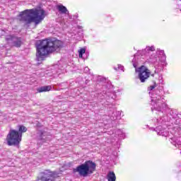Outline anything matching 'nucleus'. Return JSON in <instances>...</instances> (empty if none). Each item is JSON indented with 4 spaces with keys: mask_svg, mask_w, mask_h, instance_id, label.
Masks as SVG:
<instances>
[{
    "mask_svg": "<svg viewBox=\"0 0 181 181\" xmlns=\"http://www.w3.org/2000/svg\"><path fill=\"white\" fill-rule=\"evenodd\" d=\"M78 53H79V57L81 59H83V54H84V53H86V49L82 48V49H79Z\"/></svg>",
    "mask_w": 181,
    "mask_h": 181,
    "instance_id": "6ab92c4d",
    "label": "nucleus"
},
{
    "mask_svg": "<svg viewBox=\"0 0 181 181\" xmlns=\"http://www.w3.org/2000/svg\"><path fill=\"white\" fill-rule=\"evenodd\" d=\"M116 135L119 137V139H124L125 138V134L121 129H117L116 131Z\"/></svg>",
    "mask_w": 181,
    "mask_h": 181,
    "instance_id": "f3484780",
    "label": "nucleus"
},
{
    "mask_svg": "<svg viewBox=\"0 0 181 181\" xmlns=\"http://www.w3.org/2000/svg\"><path fill=\"white\" fill-rule=\"evenodd\" d=\"M115 70H116V71H118L119 70H121V71H124V66L121 65V64H118L117 67H114Z\"/></svg>",
    "mask_w": 181,
    "mask_h": 181,
    "instance_id": "aec40b11",
    "label": "nucleus"
},
{
    "mask_svg": "<svg viewBox=\"0 0 181 181\" xmlns=\"http://www.w3.org/2000/svg\"><path fill=\"white\" fill-rule=\"evenodd\" d=\"M155 46H147L145 49L139 52V54H134V57L140 63V64H144V63H148V64H152L155 69V73H158L163 66L166 64V54L165 51L160 49H157L156 53H152L156 50Z\"/></svg>",
    "mask_w": 181,
    "mask_h": 181,
    "instance_id": "f257e3e1",
    "label": "nucleus"
},
{
    "mask_svg": "<svg viewBox=\"0 0 181 181\" xmlns=\"http://www.w3.org/2000/svg\"><path fill=\"white\" fill-rule=\"evenodd\" d=\"M6 40L10 46L15 47H21L22 46V38L13 35H8L6 37Z\"/></svg>",
    "mask_w": 181,
    "mask_h": 181,
    "instance_id": "1a4fd4ad",
    "label": "nucleus"
},
{
    "mask_svg": "<svg viewBox=\"0 0 181 181\" xmlns=\"http://www.w3.org/2000/svg\"><path fill=\"white\" fill-rule=\"evenodd\" d=\"M98 98H100V100H104V98H105L107 103L112 104L114 100L117 98V95L114 93H105V95L100 93L98 95Z\"/></svg>",
    "mask_w": 181,
    "mask_h": 181,
    "instance_id": "9d476101",
    "label": "nucleus"
},
{
    "mask_svg": "<svg viewBox=\"0 0 181 181\" xmlns=\"http://www.w3.org/2000/svg\"><path fill=\"white\" fill-rule=\"evenodd\" d=\"M84 71L85 73H88V71H90V69L88 67H85Z\"/></svg>",
    "mask_w": 181,
    "mask_h": 181,
    "instance_id": "412c9836",
    "label": "nucleus"
},
{
    "mask_svg": "<svg viewBox=\"0 0 181 181\" xmlns=\"http://www.w3.org/2000/svg\"><path fill=\"white\" fill-rule=\"evenodd\" d=\"M54 173L47 170L42 173H40L36 181H53L54 178Z\"/></svg>",
    "mask_w": 181,
    "mask_h": 181,
    "instance_id": "6e6552de",
    "label": "nucleus"
},
{
    "mask_svg": "<svg viewBox=\"0 0 181 181\" xmlns=\"http://www.w3.org/2000/svg\"><path fill=\"white\" fill-rule=\"evenodd\" d=\"M97 168V164L92 160H86L84 163L78 165L73 169L74 173H78L79 176L87 177L89 175H93Z\"/></svg>",
    "mask_w": 181,
    "mask_h": 181,
    "instance_id": "423d86ee",
    "label": "nucleus"
},
{
    "mask_svg": "<svg viewBox=\"0 0 181 181\" xmlns=\"http://www.w3.org/2000/svg\"><path fill=\"white\" fill-rule=\"evenodd\" d=\"M77 28L78 29V36H79V39L83 38V26L81 25H77Z\"/></svg>",
    "mask_w": 181,
    "mask_h": 181,
    "instance_id": "a211bd4d",
    "label": "nucleus"
},
{
    "mask_svg": "<svg viewBox=\"0 0 181 181\" xmlns=\"http://www.w3.org/2000/svg\"><path fill=\"white\" fill-rule=\"evenodd\" d=\"M150 131H155L158 135H160L161 136H168L169 132L166 130V129H164L162 127V126H158L156 129L153 127H149Z\"/></svg>",
    "mask_w": 181,
    "mask_h": 181,
    "instance_id": "9b49d317",
    "label": "nucleus"
},
{
    "mask_svg": "<svg viewBox=\"0 0 181 181\" xmlns=\"http://www.w3.org/2000/svg\"><path fill=\"white\" fill-rule=\"evenodd\" d=\"M107 179L108 181H115L117 180V177L115 176V173L114 172L110 171L107 173Z\"/></svg>",
    "mask_w": 181,
    "mask_h": 181,
    "instance_id": "4468645a",
    "label": "nucleus"
},
{
    "mask_svg": "<svg viewBox=\"0 0 181 181\" xmlns=\"http://www.w3.org/2000/svg\"><path fill=\"white\" fill-rule=\"evenodd\" d=\"M175 118H179V117L177 116V117H176Z\"/></svg>",
    "mask_w": 181,
    "mask_h": 181,
    "instance_id": "5701e85b",
    "label": "nucleus"
},
{
    "mask_svg": "<svg viewBox=\"0 0 181 181\" xmlns=\"http://www.w3.org/2000/svg\"><path fill=\"white\" fill-rule=\"evenodd\" d=\"M57 9L59 12V13L62 15H70V13L69 12V10H67V8L62 4L57 6Z\"/></svg>",
    "mask_w": 181,
    "mask_h": 181,
    "instance_id": "ddd939ff",
    "label": "nucleus"
},
{
    "mask_svg": "<svg viewBox=\"0 0 181 181\" xmlns=\"http://www.w3.org/2000/svg\"><path fill=\"white\" fill-rule=\"evenodd\" d=\"M121 115H122V112L117 111L115 109H112V110L109 111V116L112 121L121 119Z\"/></svg>",
    "mask_w": 181,
    "mask_h": 181,
    "instance_id": "f8f14e48",
    "label": "nucleus"
},
{
    "mask_svg": "<svg viewBox=\"0 0 181 181\" xmlns=\"http://www.w3.org/2000/svg\"><path fill=\"white\" fill-rule=\"evenodd\" d=\"M102 81H104V78H102Z\"/></svg>",
    "mask_w": 181,
    "mask_h": 181,
    "instance_id": "4be33fe9",
    "label": "nucleus"
},
{
    "mask_svg": "<svg viewBox=\"0 0 181 181\" xmlns=\"http://www.w3.org/2000/svg\"><path fill=\"white\" fill-rule=\"evenodd\" d=\"M37 139L38 144H44V142H46V139H45V136H43V132L38 133Z\"/></svg>",
    "mask_w": 181,
    "mask_h": 181,
    "instance_id": "dca6fc26",
    "label": "nucleus"
},
{
    "mask_svg": "<svg viewBox=\"0 0 181 181\" xmlns=\"http://www.w3.org/2000/svg\"><path fill=\"white\" fill-rule=\"evenodd\" d=\"M27 131L28 129L23 125L18 126V132L11 129L6 138L8 145L9 146L19 145L21 141H22V133L26 132Z\"/></svg>",
    "mask_w": 181,
    "mask_h": 181,
    "instance_id": "0eeeda50",
    "label": "nucleus"
},
{
    "mask_svg": "<svg viewBox=\"0 0 181 181\" xmlns=\"http://www.w3.org/2000/svg\"><path fill=\"white\" fill-rule=\"evenodd\" d=\"M45 11L43 9H27L23 12H21L18 18L21 22H23L26 25L35 22L39 23L41 21L45 19Z\"/></svg>",
    "mask_w": 181,
    "mask_h": 181,
    "instance_id": "20e7f679",
    "label": "nucleus"
},
{
    "mask_svg": "<svg viewBox=\"0 0 181 181\" xmlns=\"http://www.w3.org/2000/svg\"><path fill=\"white\" fill-rule=\"evenodd\" d=\"M136 59H139V57H134L132 64L135 69L136 73L138 74V78L140 80L141 83H146L149 77H153V78L158 77V73H155V71L154 73L152 74L151 73V70L144 65L138 67V66L141 64L139 63V61L136 60Z\"/></svg>",
    "mask_w": 181,
    "mask_h": 181,
    "instance_id": "39448f33",
    "label": "nucleus"
},
{
    "mask_svg": "<svg viewBox=\"0 0 181 181\" xmlns=\"http://www.w3.org/2000/svg\"><path fill=\"white\" fill-rule=\"evenodd\" d=\"M52 90V86H42L37 89L38 93H46V91H50Z\"/></svg>",
    "mask_w": 181,
    "mask_h": 181,
    "instance_id": "2eb2a0df",
    "label": "nucleus"
},
{
    "mask_svg": "<svg viewBox=\"0 0 181 181\" xmlns=\"http://www.w3.org/2000/svg\"><path fill=\"white\" fill-rule=\"evenodd\" d=\"M36 57L37 62H42L45 56L63 47V42L56 38L46 39L40 41L37 45Z\"/></svg>",
    "mask_w": 181,
    "mask_h": 181,
    "instance_id": "7ed1b4c3",
    "label": "nucleus"
},
{
    "mask_svg": "<svg viewBox=\"0 0 181 181\" xmlns=\"http://www.w3.org/2000/svg\"><path fill=\"white\" fill-rule=\"evenodd\" d=\"M155 87H156V83H154V85L151 86L148 88V90L151 91L149 92V94H151V111H153V110L158 111V115L160 117H163V119L162 117H160L159 120V119L155 118L152 121L154 125H160V124H163V122H166V119H165V117L163 115H166L168 104H166V100H165V96H163V90L162 89H156L153 90V88H155Z\"/></svg>",
    "mask_w": 181,
    "mask_h": 181,
    "instance_id": "f03ea898",
    "label": "nucleus"
}]
</instances>
